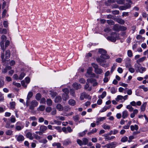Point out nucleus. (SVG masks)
I'll return each instance as SVG.
<instances>
[{"mask_svg": "<svg viewBox=\"0 0 148 148\" xmlns=\"http://www.w3.org/2000/svg\"><path fill=\"white\" fill-rule=\"evenodd\" d=\"M62 98L63 100L66 101L69 98V96L68 94H64L62 95Z\"/></svg>", "mask_w": 148, "mask_h": 148, "instance_id": "nucleus-33", "label": "nucleus"}, {"mask_svg": "<svg viewBox=\"0 0 148 148\" xmlns=\"http://www.w3.org/2000/svg\"><path fill=\"white\" fill-rule=\"evenodd\" d=\"M146 58V57L145 56L142 57L137 60L136 61V62L138 64H139L140 62H143Z\"/></svg>", "mask_w": 148, "mask_h": 148, "instance_id": "nucleus-32", "label": "nucleus"}, {"mask_svg": "<svg viewBox=\"0 0 148 148\" xmlns=\"http://www.w3.org/2000/svg\"><path fill=\"white\" fill-rule=\"evenodd\" d=\"M116 21L118 23L121 24H123L125 23L124 21L123 20L120 18H116Z\"/></svg>", "mask_w": 148, "mask_h": 148, "instance_id": "nucleus-29", "label": "nucleus"}, {"mask_svg": "<svg viewBox=\"0 0 148 148\" xmlns=\"http://www.w3.org/2000/svg\"><path fill=\"white\" fill-rule=\"evenodd\" d=\"M47 129V126L44 125H41L39 128L40 131H41L43 133H45V131Z\"/></svg>", "mask_w": 148, "mask_h": 148, "instance_id": "nucleus-13", "label": "nucleus"}, {"mask_svg": "<svg viewBox=\"0 0 148 148\" xmlns=\"http://www.w3.org/2000/svg\"><path fill=\"white\" fill-rule=\"evenodd\" d=\"M128 140V138L126 136H124L122 138L121 140V142L123 143L125 142Z\"/></svg>", "mask_w": 148, "mask_h": 148, "instance_id": "nucleus-40", "label": "nucleus"}, {"mask_svg": "<svg viewBox=\"0 0 148 148\" xmlns=\"http://www.w3.org/2000/svg\"><path fill=\"white\" fill-rule=\"evenodd\" d=\"M134 68L136 72L141 73L145 71L146 70V68L141 66L140 64L137 63L135 64Z\"/></svg>", "mask_w": 148, "mask_h": 148, "instance_id": "nucleus-1", "label": "nucleus"}, {"mask_svg": "<svg viewBox=\"0 0 148 148\" xmlns=\"http://www.w3.org/2000/svg\"><path fill=\"white\" fill-rule=\"evenodd\" d=\"M89 95L87 94L86 92H83L81 94L80 99L81 100H83L84 98H88Z\"/></svg>", "mask_w": 148, "mask_h": 148, "instance_id": "nucleus-9", "label": "nucleus"}, {"mask_svg": "<svg viewBox=\"0 0 148 148\" xmlns=\"http://www.w3.org/2000/svg\"><path fill=\"white\" fill-rule=\"evenodd\" d=\"M117 144V142H113L106 144L105 145V146L107 148H114L116 147Z\"/></svg>", "mask_w": 148, "mask_h": 148, "instance_id": "nucleus-7", "label": "nucleus"}, {"mask_svg": "<svg viewBox=\"0 0 148 148\" xmlns=\"http://www.w3.org/2000/svg\"><path fill=\"white\" fill-rule=\"evenodd\" d=\"M10 105L11 108L12 109L14 108L16 103L15 102L13 101L10 103Z\"/></svg>", "mask_w": 148, "mask_h": 148, "instance_id": "nucleus-48", "label": "nucleus"}, {"mask_svg": "<svg viewBox=\"0 0 148 148\" xmlns=\"http://www.w3.org/2000/svg\"><path fill=\"white\" fill-rule=\"evenodd\" d=\"M1 41L0 42V45L2 49L3 50H5L4 48V42L6 40V37L4 35H2L1 37Z\"/></svg>", "mask_w": 148, "mask_h": 148, "instance_id": "nucleus-6", "label": "nucleus"}, {"mask_svg": "<svg viewBox=\"0 0 148 148\" xmlns=\"http://www.w3.org/2000/svg\"><path fill=\"white\" fill-rule=\"evenodd\" d=\"M63 91L64 93V94H68L69 92V89L67 88H65L62 90Z\"/></svg>", "mask_w": 148, "mask_h": 148, "instance_id": "nucleus-63", "label": "nucleus"}, {"mask_svg": "<svg viewBox=\"0 0 148 148\" xmlns=\"http://www.w3.org/2000/svg\"><path fill=\"white\" fill-rule=\"evenodd\" d=\"M120 27L118 24L114 25L113 26V29L116 32H119L120 31Z\"/></svg>", "mask_w": 148, "mask_h": 148, "instance_id": "nucleus-24", "label": "nucleus"}, {"mask_svg": "<svg viewBox=\"0 0 148 148\" xmlns=\"http://www.w3.org/2000/svg\"><path fill=\"white\" fill-rule=\"evenodd\" d=\"M139 88L143 89L145 92H147L148 90L147 88L145 87V86L144 85L140 86Z\"/></svg>", "mask_w": 148, "mask_h": 148, "instance_id": "nucleus-54", "label": "nucleus"}, {"mask_svg": "<svg viewBox=\"0 0 148 148\" xmlns=\"http://www.w3.org/2000/svg\"><path fill=\"white\" fill-rule=\"evenodd\" d=\"M56 118L57 120H60L62 121H64L65 119L64 117L62 116H56Z\"/></svg>", "mask_w": 148, "mask_h": 148, "instance_id": "nucleus-56", "label": "nucleus"}, {"mask_svg": "<svg viewBox=\"0 0 148 148\" xmlns=\"http://www.w3.org/2000/svg\"><path fill=\"white\" fill-rule=\"evenodd\" d=\"M5 134L7 135L11 136L12 135L13 131L10 130H8L6 131Z\"/></svg>", "mask_w": 148, "mask_h": 148, "instance_id": "nucleus-39", "label": "nucleus"}, {"mask_svg": "<svg viewBox=\"0 0 148 148\" xmlns=\"http://www.w3.org/2000/svg\"><path fill=\"white\" fill-rule=\"evenodd\" d=\"M73 88L76 90H77L81 88L82 86L81 85L75 82L73 84Z\"/></svg>", "mask_w": 148, "mask_h": 148, "instance_id": "nucleus-12", "label": "nucleus"}, {"mask_svg": "<svg viewBox=\"0 0 148 148\" xmlns=\"http://www.w3.org/2000/svg\"><path fill=\"white\" fill-rule=\"evenodd\" d=\"M26 136L30 140H32L34 138V137L32 136V133L30 132H28L26 134Z\"/></svg>", "mask_w": 148, "mask_h": 148, "instance_id": "nucleus-14", "label": "nucleus"}, {"mask_svg": "<svg viewBox=\"0 0 148 148\" xmlns=\"http://www.w3.org/2000/svg\"><path fill=\"white\" fill-rule=\"evenodd\" d=\"M15 137L17 141L20 143L24 141L25 139L24 136L22 135H16L15 136Z\"/></svg>", "mask_w": 148, "mask_h": 148, "instance_id": "nucleus-8", "label": "nucleus"}, {"mask_svg": "<svg viewBox=\"0 0 148 148\" xmlns=\"http://www.w3.org/2000/svg\"><path fill=\"white\" fill-rule=\"evenodd\" d=\"M5 127L6 128L8 129L10 128V123L9 122H7L5 125Z\"/></svg>", "mask_w": 148, "mask_h": 148, "instance_id": "nucleus-64", "label": "nucleus"}, {"mask_svg": "<svg viewBox=\"0 0 148 148\" xmlns=\"http://www.w3.org/2000/svg\"><path fill=\"white\" fill-rule=\"evenodd\" d=\"M109 135L108 134H105L103 135V136L105 137V141H108L111 140L113 139L115 137L114 136H112L111 137H110L108 136Z\"/></svg>", "mask_w": 148, "mask_h": 148, "instance_id": "nucleus-11", "label": "nucleus"}, {"mask_svg": "<svg viewBox=\"0 0 148 148\" xmlns=\"http://www.w3.org/2000/svg\"><path fill=\"white\" fill-rule=\"evenodd\" d=\"M52 146H57V148H64L62 146L60 143H54L52 144Z\"/></svg>", "mask_w": 148, "mask_h": 148, "instance_id": "nucleus-23", "label": "nucleus"}, {"mask_svg": "<svg viewBox=\"0 0 148 148\" xmlns=\"http://www.w3.org/2000/svg\"><path fill=\"white\" fill-rule=\"evenodd\" d=\"M10 120L12 123H14L16 121V119L15 116L13 115H12L10 118Z\"/></svg>", "mask_w": 148, "mask_h": 148, "instance_id": "nucleus-38", "label": "nucleus"}, {"mask_svg": "<svg viewBox=\"0 0 148 148\" xmlns=\"http://www.w3.org/2000/svg\"><path fill=\"white\" fill-rule=\"evenodd\" d=\"M83 145H86L88 144V139L86 138H84L82 139Z\"/></svg>", "mask_w": 148, "mask_h": 148, "instance_id": "nucleus-35", "label": "nucleus"}, {"mask_svg": "<svg viewBox=\"0 0 148 148\" xmlns=\"http://www.w3.org/2000/svg\"><path fill=\"white\" fill-rule=\"evenodd\" d=\"M62 101V98L60 96H58L56 97L55 99V102L56 103L60 102Z\"/></svg>", "mask_w": 148, "mask_h": 148, "instance_id": "nucleus-30", "label": "nucleus"}, {"mask_svg": "<svg viewBox=\"0 0 148 148\" xmlns=\"http://www.w3.org/2000/svg\"><path fill=\"white\" fill-rule=\"evenodd\" d=\"M25 75V74L24 73H21V74L18 78V79L20 80L22 79H23V78L24 77Z\"/></svg>", "mask_w": 148, "mask_h": 148, "instance_id": "nucleus-59", "label": "nucleus"}, {"mask_svg": "<svg viewBox=\"0 0 148 148\" xmlns=\"http://www.w3.org/2000/svg\"><path fill=\"white\" fill-rule=\"evenodd\" d=\"M126 108L129 110L130 112H132L133 110V108L130 105H128L127 106Z\"/></svg>", "mask_w": 148, "mask_h": 148, "instance_id": "nucleus-45", "label": "nucleus"}, {"mask_svg": "<svg viewBox=\"0 0 148 148\" xmlns=\"http://www.w3.org/2000/svg\"><path fill=\"white\" fill-rule=\"evenodd\" d=\"M41 97V95L39 93H38L36 95V99L37 100L39 101L40 100Z\"/></svg>", "mask_w": 148, "mask_h": 148, "instance_id": "nucleus-43", "label": "nucleus"}, {"mask_svg": "<svg viewBox=\"0 0 148 148\" xmlns=\"http://www.w3.org/2000/svg\"><path fill=\"white\" fill-rule=\"evenodd\" d=\"M84 88L85 89L87 90L88 91H90L92 90V87H89V82H86V84L84 86Z\"/></svg>", "mask_w": 148, "mask_h": 148, "instance_id": "nucleus-21", "label": "nucleus"}, {"mask_svg": "<svg viewBox=\"0 0 148 148\" xmlns=\"http://www.w3.org/2000/svg\"><path fill=\"white\" fill-rule=\"evenodd\" d=\"M120 30L121 31H125L127 29L126 27L123 26H120Z\"/></svg>", "mask_w": 148, "mask_h": 148, "instance_id": "nucleus-62", "label": "nucleus"}, {"mask_svg": "<svg viewBox=\"0 0 148 148\" xmlns=\"http://www.w3.org/2000/svg\"><path fill=\"white\" fill-rule=\"evenodd\" d=\"M111 107V106H105L104 107L102 110L101 111V112H103L106 111L107 109H108Z\"/></svg>", "mask_w": 148, "mask_h": 148, "instance_id": "nucleus-36", "label": "nucleus"}, {"mask_svg": "<svg viewBox=\"0 0 148 148\" xmlns=\"http://www.w3.org/2000/svg\"><path fill=\"white\" fill-rule=\"evenodd\" d=\"M71 108L68 106H65L63 110L65 112H68L71 110Z\"/></svg>", "mask_w": 148, "mask_h": 148, "instance_id": "nucleus-34", "label": "nucleus"}, {"mask_svg": "<svg viewBox=\"0 0 148 148\" xmlns=\"http://www.w3.org/2000/svg\"><path fill=\"white\" fill-rule=\"evenodd\" d=\"M123 98V96L121 95H118L115 100L117 101L120 100H122Z\"/></svg>", "mask_w": 148, "mask_h": 148, "instance_id": "nucleus-47", "label": "nucleus"}, {"mask_svg": "<svg viewBox=\"0 0 148 148\" xmlns=\"http://www.w3.org/2000/svg\"><path fill=\"white\" fill-rule=\"evenodd\" d=\"M127 55L129 57H131L133 56V54L132 51L131 50H128L127 52Z\"/></svg>", "mask_w": 148, "mask_h": 148, "instance_id": "nucleus-53", "label": "nucleus"}, {"mask_svg": "<svg viewBox=\"0 0 148 148\" xmlns=\"http://www.w3.org/2000/svg\"><path fill=\"white\" fill-rule=\"evenodd\" d=\"M147 104V102H145L141 106L140 108L141 111L144 112L145 110Z\"/></svg>", "mask_w": 148, "mask_h": 148, "instance_id": "nucleus-20", "label": "nucleus"}, {"mask_svg": "<svg viewBox=\"0 0 148 148\" xmlns=\"http://www.w3.org/2000/svg\"><path fill=\"white\" fill-rule=\"evenodd\" d=\"M56 108L58 110L61 111L63 110L64 109L62 106L60 104H58L56 105Z\"/></svg>", "mask_w": 148, "mask_h": 148, "instance_id": "nucleus-26", "label": "nucleus"}, {"mask_svg": "<svg viewBox=\"0 0 148 148\" xmlns=\"http://www.w3.org/2000/svg\"><path fill=\"white\" fill-rule=\"evenodd\" d=\"M116 34L115 32H113L111 34L110 36L108 37V40L112 42H115L116 40Z\"/></svg>", "mask_w": 148, "mask_h": 148, "instance_id": "nucleus-4", "label": "nucleus"}, {"mask_svg": "<svg viewBox=\"0 0 148 148\" xmlns=\"http://www.w3.org/2000/svg\"><path fill=\"white\" fill-rule=\"evenodd\" d=\"M10 51L9 50H7L6 51L5 57L6 58L8 59L10 57Z\"/></svg>", "mask_w": 148, "mask_h": 148, "instance_id": "nucleus-42", "label": "nucleus"}, {"mask_svg": "<svg viewBox=\"0 0 148 148\" xmlns=\"http://www.w3.org/2000/svg\"><path fill=\"white\" fill-rule=\"evenodd\" d=\"M77 144H79L80 146L83 145L82 141L79 139H77Z\"/></svg>", "mask_w": 148, "mask_h": 148, "instance_id": "nucleus-57", "label": "nucleus"}, {"mask_svg": "<svg viewBox=\"0 0 148 148\" xmlns=\"http://www.w3.org/2000/svg\"><path fill=\"white\" fill-rule=\"evenodd\" d=\"M130 129L132 131H133L135 130H137L138 129V125H131L130 126Z\"/></svg>", "mask_w": 148, "mask_h": 148, "instance_id": "nucleus-25", "label": "nucleus"}, {"mask_svg": "<svg viewBox=\"0 0 148 148\" xmlns=\"http://www.w3.org/2000/svg\"><path fill=\"white\" fill-rule=\"evenodd\" d=\"M70 93L71 94L73 97L75 96V92L74 90L73 89H71L70 90Z\"/></svg>", "mask_w": 148, "mask_h": 148, "instance_id": "nucleus-60", "label": "nucleus"}, {"mask_svg": "<svg viewBox=\"0 0 148 148\" xmlns=\"http://www.w3.org/2000/svg\"><path fill=\"white\" fill-rule=\"evenodd\" d=\"M87 132V130H86L80 133L79 134V136L81 137H82L84 136Z\"/></svg>", "mask_w": 148, "mask_h": 148, "instance_id": "nucleus-49", "label": "nucleus"}, {"mask_svg": "<svg viewBox=\"0 0 148 148\" xmlns=\"http://www.w3.org/2000/svg\"><path fill=\"white\" fill-rule=\"evenodd\" d=\"M99 52L101 54H106L107 53L106 51L102 49H99Z\"/></svg>", "mask_w": 148, "mask_h": 148, "instance_id": "nucleus-44", "label": "nucleus"}, {"mask_svg": "<svg viewBox=\"0 0 148 148\" xmlns=\"http://www.w3.org/2000/svg\"><path fill=\"white\" fill-rule=\"evenodd\" d=\"M26 103L27 106H29V109L31 110L34 109V108L36 107L38 104V103L36 100H33L29 103L27 101Z\"/></svg>", "mask_w": 148, "mask_h": 148, "instance_id": "nucleus-2", "label": "nucleus"}, {"mask_svg": "<svg viewBox=\"0 0 148 148\" xmlns=\"http://www.w3.org/2000/svg\"><path fill=\"white\" fill-rule=\"evenodd\" d=\"M125 0H117L116 2L118 4H123L125 2Z\"/></svg>", "mask_w": 148, "mask_h": 148, "instance_id": "nucleus-50", "label": "nucleus"}, {"mask_svg": "<svg viewBox=\"0 0 148 148\" xmlns=\"http://www.w3.org/2000/svg\"><path fill=\"white\" fill-rule=\"evenodd\" d=\"M71 139L69 138L65 140L63 143V144L64 145H67L71 144Z\"/></svg>", "mask_w": 148, "mask_h": 148, "instance_id": "nucleus-18", "label": "nucleus"}, {"mask_svg": "<svg viewBox=\"0 0 148 148\" xmlns=\"http://www.w3.org/2000/svg\"><path fill=\"white\" fill-rule=\"evenodd\" d=\"M125 66L127 68H128L131 66L130 60L129 58L126 59L125 62Z\"/></svg>", "mask_w": 148, "mask_h": 148, "instance_id": "nucleus-22", "label": "nucleus"}, {"mask_svg": "<svg viewBox=\"0 0 148 148\" xmlns=\"http://www.w3.org/2000/svg\"><path fill=\"white\" fill-rule=\"evenodd\" d=\"M52 101L51 100L49 99H48L47 100V103L48 106H50L52 105Z\"/></svg>", "mask_w": 148, "mask_h": 148, "instance_id": "nucleus-51", "label": "nucleus"}, {"mask_svg": "<svg viewBox=\"0 0 148 148\" xmlns=\"http://www.w3.org/2000/svg\"><path fill=\"white\" fill-rule=\"evenodd\" d=\"M128 115L129 114L127 110H124L122 113V117L123 119L127 118Z\"/></svg>", "mask_w": 148, "mask_h": 148, "instance_id": "nucleus-19", "label": "nucleus"}, {"mask_svg": "<svg viewBox=\"0 0 148 148\" xmlns=\"http://www.w3.org/2000/svg\"><path fill=\"white\" fill-rule=\"evenodd\" d=\"M38 109L40 110L43 111L45 109V106H44L42 105L38 107Z\"/></svg>", "mask_w": 148, "mask_h": 148, "instance_id": "nucleus-61", "label": "nucleus"}, {"mask_svg": "<svg viewBox=\"0 0 148 148\" xmlns=\"http://www.w3.org/2000/svg\"><path fill=\"white\" fill-rule=\"evenodd\" d=\"M3 10L2 13V17L3 18H4L8 10V6L7 5L6 8Z\"/></svg>", "mask_w": 148, "mask_h": 148, "instance_id": "nucleus-15", "label": "nucleus"}, {"mask_svg": "<svg viewBox=\"0 0 148 148\" xmlns=\"http://www.w3.org/2000/svg\"><path fill=\"white\" fill-rule=\"evenodd\" d=\"M107 23L110 25H114V22L112 20H109L107 21Z\"/></svg>", "mask_w": 148, "mask_h": 148, "instance_id": "nucleus-52", "label": "nucleus"}, {"mask_svg": "<svg viewBox=\"0 0 148 148\" xmlns=\"http://www.w3.org/2000/svg\"><path fill=\"white\" fill-rule=\"evenodd\" d=\"M106 95V91H103L102 94L99 96V98H101V99H103L105 97Z\"/></svg>", "mask_w": 148, "mask_h": 148, "instance_id": "nucleus-41", "label": "nucleus"}, {"mask_svg": "<svg viewBox=\"0 0 148 148\" xmlns=\"http://www.w3.org/2000/svg\"><path fill=\"white\" fill-rule=\"evenodd\" d=\"M92 67H89L87 71V73L89 75H91L92 77H95V75L94 73H92Z\"/></svg>", "mask_w": 148, "mask_h": 148, "instance_id": "nucleus-17", "label": "nucleus"}, {"mask_svg": "<svg viewBox=\"0 0 148 148\" xmlns=\"http://www.w3.org/2000/svg\"><path fill=\"white\" fill-rule=\"evenodd\" d=\"M33 96V93L31 92H29L27 96V98L28 99H30Z\"/></svg>", "mask_w": 148, "mask_h": 148, "instance_id": "nucleus-55", "label": "nucleus"}, {"mask_svg": "<svg viewBox=\"0 0 148 148\" xmlns=\"http://www.w3.org/2000/svg\"><path fill=\"white\" fill-rule=\"evenodd\" d=\"M73 118L75 122H77L79 120V116L78 115H76L75 116H73Z\"/></svg>", "mask_w": 148, "mask_h": 148, "instance_id": "nucleus-31", "label": "nucleus"}, {"mask_svg": "<svg viewBox=\"0 0 148 148\" xmlns=\"http://www.w3.org/2000/svg\"><path fill=\"white\" fill-rule=\"evenodd\" d=\"M102 127L105 130H109L110 128V126L106 123H104Z\"/></svg>", "mask_w": 148, "mask_h": 148, "instance_id": "nucleus-37", "label": "nucleus"}, {"mask_svg": "<svg viewBox=\"0 0 148 148\" xmlns=\"http://www.w3.org/2000/svg\"><path fill=\"white\" fill-rule=\"evenodd\" d=\"M110 91L112 94H114L116 92V89L114 87H112L110 89Z\"/></svg>", "mask_w": 148, "mask_h": 148, "instance_id": "nucleus-58", "label": "nucleus"}, {"mask_svg": "<svg viewBox=\"0 0 148 148\" xmlns=\"http://www.w3.org/2000/svg\"><path fill=\"white\" fill-rule=\"evenodd\" d=\"M68 103L70 105L73 106L75 104L76 102L74 100L70 99Z\"/></svg>", "mask_w": 148, "mask_h": 148, "instance_id": "nucleus-28", "label": "nucleus"}, {"mask_svg": "<svg viewBox=\"0 0 148 148\" xmlns=\"http://www.w3.org/2000/svg\"><path fill=\"white\" fill-rule=\"evenodd\" d=\"M106 118V117H99V118H97L96 121V123H97V125H98L101 122L105 120Z\"/></svg>", "mask_w": 148, "mask_h": 148, "instance_id": "nucleus-16", "label": "nucleus"}, {"mask_svg": "<svg viewBox=\"0 0 148 148\" xmlns=\"http://www.w3.org/2000/svg\"><path fill=\"white\" fill-rule=\"evenodd\" d=\"M24 127V126L22 125V123L20 121L16 122L15 124L16 130L18 131H20Z\"/></svg>", "mask_w": 148, "mask_h": 148, "instance_id": "nucleus-5", "label": "nucleus"}, {"mask_svg": "<svg viewBox=\"0 0 148 148\" xmlns=\"http://www.w3.org/2000/svg\"><path fill=\"white\" fill-rule=\"evenodd\" d=\"M100 58H103L105 60L108 59L110 58V56L106 54H101L100 56Z\"/></svg>", "mask_w": 148, "mask_h": 148, "instance_id": "nucleus-27", "label": "nucleus"}, {"mask_svg": "<svg viewBox=\"0 0 148 148\" xmlns=\"http://www.w3.org/2000/svg\"><path fill=\"white\" fill-rule=\"evenodd\" d=\"M97 61L99 63L100 65L102 66H104L105 64L103 63L105 62V60L103 58H98L97 59Z\"/></svg>", "mask_w": 148, "mask_h": 148, "instance_id": "nucleus-10", "label": "nucleus"}, {"mask_svg": "<svg viewBox=\"0 0 148 148\" xmlns=\"http://www.w3.org/2000/svg\"><path fill=\"white\" fill-rule=\"evenodd\" d=\"M97 129L96 128H94L92 129L90 132L88 133V134L89 135L91 134H94L97 132Z\"/></svg>", "mask_w": 148, "mask_h": 148, "instance_id": "nucleus-46", "label": "nucleus"}, {"mask_svg": "<svg viewBox=\"0 0 148 148\" xmlns=\"http://www.w3.org/2000/svg\"><path fill=\"white\" fill-rule=\"evenodd\" d=\"M92 66L94 68V71L95 73L97 74H100L103 73L102 70L98 68V66L95 64L92 63Z\"/></svg>", "mask_w": 148, "mask_h": 148, "instance_id": "nucleus-3", "label": "nucleus"}]
</instances>
